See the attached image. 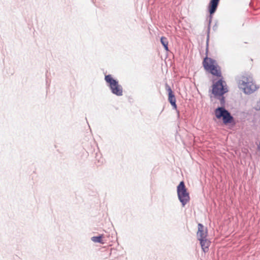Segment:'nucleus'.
Segmentation results:
<instances>
[{"mask_svg":"<svg viewBox=\"0 0 260 260\" xmlns=\"http://www.w3.org/2000/svg\"><path fill=\"white\" fill-rule=\"evenodd\" d=\"M238 86L247 94H250L258 88V86L253 82L252 77L250 75L242 76L238 80Z\"/></svg>","mask_w":260,"mask_h":260,"instance_id":"f257e3e1","label":"nucleus"},{"mask_svg":"<svg viewBox=\"0 0 260 260\" xmlns=\"http://www.w3.org/2000/svg\"><path fill=\"white\" fill-rule=\"evenodd\" d=\"M228 91V88L226 82L222 78L214 83L212 85V93L215 96H221Z\"/></svg>","mask_w":260,"mask_h":260,"instance_id":"f03ea898","label":"nucleus"},{"mask_svg":"<svg viewBox=\"0 0 260 260\" xmlns=\"http://www.w3.org/2000/svg\"><path fill=\"white\" fill-rule=\"evenodd\" d=\"M177 195L182 206H184L190 200L189 193L183 181L180 182L177 186Z\"/></svg>","mask_w":260,"mask_h":260,"instance_id":"7ed1b4c3","label":"nucleus"},{"mask_svg":"<svg viewBox=\"0 0 260 260\" xmlns=\"http://www.w3.org/2000/svg\"><path fill=\"white\" fill-rule=\"evenodd\" d=\"M105 81L109 85L112 92L118 96L122 95V88L121 85L118 84V81L114 79L111 75L105 76Z\"/></svg>","mask_w":260,"mask_h":260,"instance_id":"20e7f679","label":"nucleus"},{"mask_svg":"<svg viewBox=\"0 0 260 260\" xmlns=\"http://www.w3.org/2000/svg\"><path fill=\"white\" fill-rule=\"evenodd\" d=\"M215 114L217 118H222L223 122L225 124L231 123L233 119L230 113L223 108H217Z\"/></svg>","mask_w":260,"mask_h":260,"instance_id":"39448f33","label":"nucleus"},{"mask_svg":"<svg viewBox=\"0 0 260 260\" xmlns=\"http://www.w3.org/2000/svg\"><path fill=\"white\" fill-rule=\"evenodd\" d=\"M217 65L218 64L215 60L208 57H206L203 61V67L207 72H209Z\"/></svg>","mask_w":260,"mask_h":260,"instance_id":"423d86ee","label":"nucleus"},{"mask_svg":"<svg viewBox=\"0 0 260 260\" xmlns=\"http://www.w3.org/2000/svg\"><path fill=\"white\" fill-rule=\"evenodd\" d=\"M198 232L197 234L198 239L199 240L206 238L208 235L207 230L205 229L203 225L201 223L198 224Z\"/></svg>","mask_w":260,"mask_h":260,"instance_id":"0eeeda50","label":"nucleus"},{"mask_svg":"<svg viewBox=\"0 0 260 260\" xmlns=\"http://www.w3.org/2000/svg\"><path fill=\"white\" fill-rule=\"evenodd\" d=\"M166 87V89L168 92V100L173 108L176 109L177 108V105L176 104V98L173 93V92L172 90L171 87L168 85L167 84Z\"/></svg>","mask_w":260,"mask_h":260,"instance_id":"6e6552de","label":"nucleus"},{"mask_svg":"<svg viewBox=\"0 0 260 260\" xmlns=\"http://www.w3.org/2000/svg\"><path fill=\"white\" fill-rule=\"evenodd\" d=\"M208 72L214 76L219 78L220 79L222 78L221 69L219 65H217L214 68H212V69H211Z\"/></svg>","mask_w":260,"mask_h":260,"instance_id":"1a4fd4ad","label":"nucleus"},{"mask_svg":"<svg viewBox=\"0 0 260 260\" xmlns=\"http://www.w3.org/2000/svg\"><path fill=\"white\" fill-rule=\"evenodd\" d=\"M219 2V0H211L209 6V10L211 15L215 12Z\"/></svg>","mask_w":260,"mask_h":260,"instance_id":"9d476101","label":"nucleus"},{"mask_svg":"<svg viewBox=\"0 0 260 260\" xmlns=\"http://www.w3.org/2000/svg\"><path fill=\"white\" fill-rule=\"evenodd\" d=\"M200 241V244L202 250L205 252H207L208 250L209 247L210 245V241L208 240L207 238L199 240Z\"/></svg>","mask_w":260,"mask_h":260,"instance_id":"9b49d317","label":"nucleus"},{"mask_svg":"<svg viewBox=\"0 0 260 260\" xmlns=\"http://www.w3.org/2000/svg\"><path fill=\"white\" fill-rule=\"evenodd\" d=\"M103 238V235H101L99 236H94L91 238V240L95 243H100L101 244H104L102 239Z\"/></svg>","mask_w":260,"mask_h":260,"instance_id":"f8f14e48","label":"nucleus"},{"mask_svg":"<svg viewBox=\"0 0 260 260\" xmlns=\"http://www.w3.org/2000/svg\"><path fill=\"white\" fill-rule=\"evenodd\" d=\"M160 42H161V43L162 44V45L164 46L165 49L168 51L169 50V49H168V41L167 38L165 37H162L160 38Z\"/></svg>","mask_w":260,"mask_h":260,"instance_id":"ddd939ff","label":"nucleus"},{"mask_svg":"<svg viewBox=\"0 0 260 260\" xmlns=\"http://www.w3.org/2000/svg\"><path fill=\"white\" fill-rule=\"evenodd\" d=\"M257 149L260 151V142L257 145Z\"/></svg>","mask_w":260,"mask_h":260,"instance_id":"4468645a","label":"nucleus"},{"mask_svg":"<svg viewBox=\"0 0 260 260\" xmlns=\"http://www.w3.org/2000/svg\"><path fill=\"white\" fill-rule=\"evenodd\" d=\"M223 101H224V100H223V98L222 97V98H221V102H223Z\"/></svg>","mask_w":260,"mask_h":260,"instance_id":"2eb2a0df","label":"nucleus"}]
</instances>
